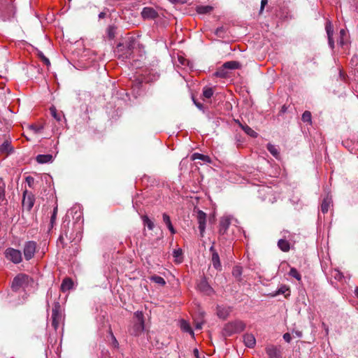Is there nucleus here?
I'll list each match as a JSON object with an SVG mask.
<instances>
[{"instance_id": "4be33fe9", "label": "nucleus", "mask_w": 358, "mask_h": 358, "mask_svg": "<svg viewBox=\"0 0 358 358\" xmlns=\"http://www.w3.org/2000/svg\"><path fill=\"white\" fill-rule=\"evenodd\" d=\"M239 125L241 127V129L250 136L256 138L258 136V134L252 128H250L247 124H243L239 122Z\"/></svg>"}, {"instance_id": "c85d7f7f", "label": "nucleus", "mask_w": 358, "mask_h": 358, "mask_svg": "<svg viewBox=\"0 0 358 358\" xmlns=\"http://www.w3.org/2000/svg\"><path fill=\"white\" fill-rule=\"evenodd\" d=\"M199 288L202 292H206L207 294H210L212 292V288L205 281H202L199 285Z\"/></svg>"}, {"instance_id": "37998d69", "label": "nucleus", "mask_w": 358, "mask_h": 358, "mask_svg": "<svg viewBox=\"0 0 358 358\" xmlns=\"http://www.w3.org/2000/svg\"><path fill=\"white\" fill-rule=\"evenodd\" d=\"M30 129L36 134L37 133H39L41 132L43 127V126H37V125H34V124H32L30 126Z\"/></svg>"}, {"instance_id": "7ed1b4c3", "label": "nucleus", "mask_w": 358, "mask_h": 358, "mask_svg": "<svg viewBox=\"0 0 358 358\" xmlns=\"http://www.w3.org/2000/svg\"><path fill=\"white\" fill-rule=\"evenodd\" d=\"M5 258L15 264H18L22 262V255L20 250L13 248H7L4 252Z\"/></svg>"}, {"instance_id": "4c0bfd02", "label": "nucleus", "mask_w": 358, "mask_h": 358, "mask_svg": "<svg viewBox=\"0 0 358 358\" xmlns=\"http://www.w3.org/2000/svg\"><path fill=\"white\" fill-rule=\"evenodd\" d=\"M301 119L304 122H308V123L311 124V113H310V112H309L308 110L305 111L302 115Z\"/></svg>"}, {"instance_id": "6e6d98bb", "label": "nucleus", "mask_w": 358, "mask_h": 358, "mask_svg": "<svg viewBox=\"0 0 358 358\" xmlns=\"http://www.w3.org/2000/svg\"><path fill=\"white\" fill-rule=\"evenodd\" d=\"M27 181L28 182L29 185H30L31 182L34 181V178L31 177H27L26 178Z\"/></svg>"}, {"instance_id": "2f4dec72", "label": "nucleus", "mask_w": 358, "mask_h": 358, "mask_svg": "<svg viewBox=\"0 0 358 358\" xmlns=\"http://www.w3.org/2000/svg\"><path fill=\"white\" fill-rule=\"evenodd\" d=\"M143 222L146 225L150 230H152L155 227L153 222H152L147 215H143L141 217Z\"/></svg>"}, {"instance_id": "393cba45", "label": "nucleus", "mask_w": 358, "mask_h": 358, "mask_svg": "<svg viewBox=\"0 0 358 358\" xmlns=\"http://www.w3.org/2000/svg\"><path fill=\"white\" fill-rule=\"evenodd\" d=\"M222 67L224 69H237L241 67V64L238 62H236V61H229V62H225L222 65Z\"/></svg>"}, {"instance_id": "79ce46f5", "label": "nucleus", "mask_w": 358, "mask_h": 358, "mask_svg": "<svg viewBox=\"0 0 358 358\" xmlns=\"http://www.w3.org/2000/svg\"><path fill=\"white\" fill-rule=\"evenodd\" d=\"M107 31H108V36L111 38H114L115 37V27L114 26H110L108 29H107Z\"/></svg>"}, {"instance_id": "a878e982", "label": "nucleus", "mask_w": 358, "mask_h": 358, "mask_svg": "<svg viewBox=\"0 0 358 358\" xmlns=\"http://www.w3.org/2000/svg\"><path fill=\"white\" fill-rule=\"evenodd\" d=\"M5 188L6 184L3 180L0 178V205H2L6 201Z\"/></svg>"}, {"instance_id": "2eb2a0df", "label": "nucleus", "mask_w": 358, "mask_h": 358, "mask_svg": "<svg viewBox=\"0 0 358 358\" xmlns=\"http://www.w3.org/2000/svg\"><path fill=\"white\" fill-rule=\"evenodd\" d=\"M243 341L248 348H253L256 343L255 336L251 334H246L243 336Z\"/></svg>"}, {"instance_id": "b1692460", "label": "nucleus", "mask_w": 358, "mask_h": 358, "mask_svg": "<svg viewBox=\"0 0 358 358\" xmlns=\"http://www.w3.org/2000/svg\"><path fill=\"white\" fill-rule=\"evenodd\" d=\"M180 329L185 331L190 334L192 336H194V331L191 328L189 324L185 320H182L180 321Z\"/></svg>"}, {"instance_id": "473e14b6", "label": "nucleus", "mask_w": 358, "mask_h": 358, "mask_svg": "<svg viewBox=\"0 0 358 358\" xmlns=\"http://www.w3.org/2000/svg\"><path fill=\"white\" fill-rule=\"evenodd\" d=\"M325 29H326L328 38L333 37L334 27L330 21L327 22L326 25H325Z\"/></svg>"}, {"instance_id": "13d9d810", "label": "nucleus", "mask_w": 358, "mask_h": 358, "mask_svg": "<svg viewBox=\"0 0 358 358\" xmlns=\"http://www.w3.org/2000/svg\"><path fill=\"white\" fill-rule=\"evenodd\" d=\"M266 3H267V0H262V2H261L262 8H263L264 7V6L266 4Z\"/></svg>"}, {"instance_id": "f704fd0d", "label": "nucleus", "mask_w": 358, "mask_h": 358, "mask_svg": "<svg viewBox=\"0 0 358 358\" xmlns=\"http://www.w3.org/2000/svg\"><path fill=\"white\" fill-rule=\"evenodd\" d=\"M150 280L162 286L166 284V282L162 277L156 275L151 276Z\"/></svg>"}, {"instance_id": "8fccbe9b", "label": "nucleus", "mask_w": 358, "mask_h": 358, "mask_svg": "<svg viewBox=\"0 0 358 358\" xmlns=\"http://www.w3.org/2000/svg\"><path fill=\"white\" fill-rule=\"evenodd\" d=\"M112 338H113V345L115 348H118L119 343L115 337L112 334Z\"/></svg>"}, {"instance_id": "6e6552de", "label": "nucleus", "mask_w": 358, "mask_h": 358, "mask_svg": "<svg viewBox=\"0 0 358 358\" xmlns=\"http://www.w3.org/2000/svg\"><path fill=\"white\" fill-rule=\"evenodd\" d=\"M196 220L199 224L200 235L201 237H203L206 225V214L202 210H198L196 212Z\"/></svg>"}, {"instance_id": "4468645a", "label": "nucleus", "mask_w": 358, "mask_h": 358, "mask_svg": "<svg viewBox=\"0 0 358 358\" xmlns=\"http://www.w3.org/2000/svg\"><path fill=\"white\" fill-rule=\"evenodd\" d=\"M191 159L192 160L200 159L203 163H206V164H210L212 162V160H211V159L210 158L209 156L205 155H203V154H200V153H198V152H195V153L192 154V156H191Z\"/></svg>"}, {"instance_id": "bf43d9fd", "label": "nucleus", "mask_w": 358, "mask_h": 358, "mask_svg": "<svg viewBox=\"0 0 358 358\" xmlns=\"http://www.w3.org/2000/svg\"><path fill=\"white\" fill-rule=\"evenodd\" d=\"M201 327H202V324H201V323H196V329H201Z\"/></svg>"}, {"instance_id": "de8ad7c7", "label": "nucleus", "mask_w": 358, "mask_h": 358, "mask_svg": "<svg viewBox=\"0 0 358 358\" xmlns=\"http://www.w3.org/2000/svg\"><path fill=\"white\" fill-rule=\"evenodd\" d=\"M57 211V207L55 208V209L53 210V213H52V215L51 216V222L52 223H53V222L56 219Z\"/></svg>"}, {"instance_id": "dca6fc26", "label": "nucleus", "mask_w": 358, "mask_h": 358, "mask_svg": "<svg viewBox=\"0 0 358 358\" xmlns=\"http://www.w3.org/2000/svg\"><path fill=\"white\" fill-rule=\"evenodd\" d=\"M162 218H163V222L165 223V224L169 229L170 232L172 234H175L176 231L175 230L173 226L172 225L169 215H167L166 213H163Z\"/></svg>"}, {"instance_id": "58836bf2", "label": "nucleus", "mask_w": 358, "mask_h": 358, "mask_svg": "<svg viewBox=\"0 0 358 358\" xmlns=\"http://www.w3.org/2000/svg\"><path fill=\"white\" fill-rule=\"evenodd\" d=\"M225 32V28L224 27H220L215 29V34L220 38H224Z\"/></svg>"}, {"instance_id": "6ab92c4d", "label": "nucleus", "mask_w": 358, "mask_h": 358, "mask_svg": "<svg viewBox=\"0 0 358 358\" xmlns=\"http://www.w3.org/2000/svg\"><path fill=\"white\" fill-rule=\"evenodd\" d=\"M331 203H332V200L331 198H329V196H327L326 198H324L321 204V211L323 213H327L331 205Z\"/></svg>"}, {"instance_id": "72a5a7b5", "label": "nucleus", "mask_w": 358, "mask_h": 358, "mask_svg": "<svg viewBox=\"0 0 358 358\" xmlns=\"http://www.w3.org/2000/svg\"><path fill=\"white\" fill-rule=\"evenodd\" d=\"M276 294H285V297L289 296L290 291L289 287L286 285H282L277 291Z\"/></svg>"}, {"instance_id": "39448f33", "label": "nucleus", "mask_w": 358, "mask_h": 358, "mask_svg": "<svg viewBox=\"0 0 358 358\" xmlns=\"http://www.w3.org/2000/svg\"><path fill=\"white\" fill-rule=\"evenodd\" d=\"M52 326L57 330L59 326V324L62 322L63 316L61 311V306L58 302L54 304L52 310Z\"/></svg>"}, {"instance_id": "5701e85b", "label": "nucleus", "mask_w": 358, "mask_h": 358, "mask_svg": "<svg viewBox=\"0 0 358 358\" xmlns=\"http://www.w3.org/2000/svg\"><path fill=\"white\" fill-rule=\"evenodd\" d=\"M348 41V33L347 31L344 29H342L340 30L339 33V39L338 41V43L340 45L343 46L345 44L347 43Z\"/></svg>"}, {"instance_id": "0e129e2a", "label": "nucleus", "mask_w": 358, "mask_h": 358, "mask_svg": "<svg viewBox=\"0 0 358 358\" xmlns=\"http://www.w3.org/2000/svg\"><path fill=\"white\" fill-rule=\"evenodd\" d=\"M62 238H63V236H62V235H61V236H59V240H62Z\"/></svg>"}, {"instance_id": "aec40b11", "label": "nucleus", "mask_w": 358, "mask_h": 358, "mask_svg": "<svg viewBox=\"0 0 358 358\" xmlns=\"http://www.w3.org/2000/svg\"><path fill=\"white\" fill-rule=\"evenodd\" d=\"M278 246L282 252H288L290 249L289 241L285 238H281L278 241Z\"/></svg>"}, {"instance_id": "5fc2aeb1", "label": "nucleus", "mask_w": 358, "mask_h": 358, "mask_svg": "<svg viewBox=\"0 0 358 358\" xmlns=\"http://www.w3.org/2000/svg\"><path fill=\"white\" fill-rule=\"evenodd\" d=\"M106 16V13L104 12H101L99 14V17L100 19H102V18H104Z\"/></svg>"}, {"instance_id": "9b49d317", "label": "nucleus", "mask_w": 358, "mask_h": 358, "mask_svg": "<svg viewBox=\"0 0 358 358\" xmlns=\"http://www.w3.org/2000/svg\"><path fill=\"white\" fill-rule=\"evenodd\" d=\"M231 308L227 306H217V315L220 318L226 319L230 314Z\"/></svg>"}, {"instance_id": "ddd939ff", "label": "nucleus", "mask_w": 358, "mask_h": 358, "mask_svg": "<svg viewBox=\"0 0 358 358\" xmlns=\"http://www.w3.org/2000/svg\"><path fill=\"white\" fill-rule=\"evenodd\" d=\"M10 140L6 139L0 145V153L8 154L13 151Z\"/></svg>"}, {"instance_id": "3c124183", "label": "nucleus", "mask_w": 358, "mask_h": 358, "mask_svg": "<svg viewBox=\"0 0 358 358\" xmlns=\"http://www.w3.org/2000/svg\"><path fill=\"white\" fill-rule=\"evenodd\" d=\"M215 74L217 76L224 77L226 73L223 72V70H220V71H217Z\"/></svg>"}, {"instance_id": "a211bd4d", "label": "nucleus", "mask_w": 358, "mask_h": 358, "mask_svg": "<svg viewBox=\"0 0 358 358\" xmlns=\"http://www.w3.org/2000/svg\"><path fill=\"white\" fill-rule=\"evenodd\" d=\"M52 155H38L36 157V161L39 164H45L51 162L52 161Z\"/></svg>"}, {"instance_id": "f8f14e48", "label": "nucleus", "mask_w": 358, "mask_h": 358, "mask_svg": "<svg viewBox=\"0 0 358 358\" xmlns=\"http://www.w3.org/2000/svg\"><path fill=\"white\" fill-rule=\"evenodd\" d=\"M144 330V322H135L133 327L129 329L131 334L138 336Z\"/></svg>"}, {"instance_id": "e433bc0d", "label": "nucleus", "mask_w": 358, "mask_h": 358, "mask_svg": "<svg viewBox=\"0 0 358 358\" xmlns=\"http://www.w3.org/2000/svg\"><path fill=\"white\" fill-rule=\"evenodd\" d=\"M289 275L291 277L296 278L299 281H300L301 280V274L298 272V271L295 268H291V269L289 272Z\"/></svg>"}, {"instance_id": "a18cd8bd", "label": "nucleus", "mask_w": 358, "mask_h": 358, "mask_svg": "<svg viewBox=\"0 0 358 358\" xmlns=\"http://www.w3.org/2000/svg\"><path fill=\"white\" fill-rule=\"evenodd\" d=\"M283 338L284 340L287 342V343H290L291 340H292V337H291V335L289 334V333H285L284 335H283Z\"/></svg>"}, {"instance_id": "7c9ffc66", "label": "nucleus", "mask_w": 358, "mask_h": 358, "mask_svg": "<svg viewBox=\"0 0 358 358\" xmlns=\"http://www.w3.org/2000/svg\"><path fill=\"white\" fill-rule=\"evenodd\" d=\"M267 150L270 152V153L275 157V158H278L279 156V152L276 146L274 145H272L271 143L267 144Z\"/></svg>"}, {"instance_id": "423d86ee", "label": "nucleus", "mask_w": 358, "mask_h": 358, "mask_svg": "<svg viewBox=\"0 0 358 358\" xmlns=\"http://www.w3.org/2000/svg\"><path fill=\"white\" fill-rule=\"evenodd\" d=\"M37 248L36 242L34 241H26L23 247V255L25 260L31 259L36 253Z\"/></svg>"}, {"instance_id": "f3484780", "label": "nucleus", "mask_w": 358, "mask_h": 358, "mask_svg": "<svg viewBox=\"0 0 358 358\" xmlns=\"http://www.w3.org/2000/svg\"><path fill=\"white\" fill-rule=\"evenodd\" d=\"M266 352L270 358H275L280 356V352L275 346L271 345L266 348Z\"/></svg>"}, {"instance_id": "c756f323", "label": "nucleus", "mask_w": 358, "mask_h": 358, "mask_svg": "<svg viewBox=\"0 0 358 358\" xmlns=\"http://www.w3.org/2000/svg\"><path fill=\"white\" fill-rule=\"evenodd\" d=\"M213 7L210 6H200L196 8V11L199 14H206L211 12Z\"/></svg>"}, {"instance_id": "603ef678", "label": "nucleus", "mask_w": 358, "mask_h": 358, "mask_svg": "<svg viewBox=\"0 0 358 358\" xmlns=\"http://www.w3.org/2000/svg\"><path fill=\"white\" fill-rule=\"evenodd\" d=\"M194 102L198 108H199L200 110L203 109V105L201 103H197L194 100Z\"/></svg>"}, {"instance_id": "1a4fd4ad", "label": "nucleus", "mask_w": 358, "mask_h": 358, "mask_svg": "<svg viewBox=\"0 0 358 358\" xmlns=\"http://www.w3.org/2000/svg\"><path fill=\"white\" fill-rule=\"evenodd\" d=\"M141 16L144 20H154L158 17V13L153 8L145 7L141 11Z\"/></svg>"}, {"instance_id": "864d4df0", "label": "nucleus", "mask_w": 358, "mask_h": 358, "mask_svg": "<svg viewBox=\"0 0 358 358\" xmlns=\"http://www.w3.org/2000/svg\"><path fill=\"white\" fill-rule=\"evenodd\" d=\"M194 355L196 358H199V350L196 348L194 350Z\"/></svg>"}, {"instance_id": "0eeeda50", "label": "nucleus", "mask_w": 358, "mask_h": 358, "mask_svg": "<svg viewBox=\"0 0 358 358\" xmlns=\"http://www.w3.org/2000/svg\"><path fill=\"white\" fill-rule=\"evenodd\" d=\"M231 220L229 217H224L220 220L219 235L220 239H230L231 237L228 236L227 231L230 226Z\"/></svg>"}, {"instance_id": "bb28decb", "label": "nucleus", "mask_w": 358, "mask_h": 358, "mask_svg": "<svg viewBox=\"0 0 358 358\" xmlns=\"http://www.w3.org/2000/svg\"><path fill=\"white\" fill-rule=\"evenodd\" d=\"M51 115L58 122H60L64 117L62 113H58L57 109L52 106L50 108Z\"/></svg>"}, {"instance_id": "49530a36", "label": "nucleus", "mask_w": 358, "mask_h": 358, "mask_svg": "<svg viewBox=\"0 0 358 358\" xmlns=\"http://www.w3.org/2000/svg\"><path fill=\"white\" fill-rule=\"evenodd\" d=\"M265 192L266 194H271L272 189L270 187H264L262 189L259 190V192Z\"/></svg>"}, {"instance_id": "09e8293b", "label": "nucleus", "mask_w": 358, "mask_h": 358, "mask_svg": "<svg viewBox=\"0 0 358 358\" xmlns=\"http://www.w3.org/2000/svg\"><path fill=\"white\" fill-rule=\"evenodd\" d=\"M328 42H329V45L330 48L331 49H334V41L333 37L328 38Z\"/></svg>"}, {"instance_id": "052dcab7", "label": "nucleus", "mask_w": 358, "mask_h": 358, "mask_svg": "<svg viewBox=\"0 0 358 358\" xmlns=\"http://www.w3.org/2000/svg\"><path fill=\"white\" fill-rule=\"evenodd\" d=\"M33 205H34L33 202H31V201L29 202V203L28 204V207H27L28 210H30L32 208Z\"/></svg>"}, {"instance_id": "4d7b16f0", "label": "nucleus", "mask_w": 358, "mask_h": 358, "mask_svg": "<svg viewBox=\"0 0 358 358\" xmlns=\"http://www.w3.org/2000/svg\"><path fill=\"white\" fill-rule=\"evenodd\" d=\"M295 334L297 337H299L301 338L302 336V332L301 331H295Z\"/></svg>"}, {"instance_id": "c03bdc74", "label": "nucleus", "mask_w": 358, "mask_h": 358, "mask_svg": "<svg viewBox=\"0 0 358 358\" xmlns=\"http://www.w3.org/2000/svg\"><path fill=\"white\" fill-rule=\"evenodd\" d=\"M38 56L45 64H46L47 66L50 65V60L42 52H39Z\"/></svg>"}, {"instance_id": "a19ab883", "label": "nucleus", "mask_w": 358, "mask_h": 358, "mask_svg": "<svg viewBox=\"0 0 358 358\" xmlns=\"http://www.w3.org/2000/svg\"><path fill=\"white\" fill-rule=\"evenodd\" d=\"M134 317L136 320V322H144V317L143 314L141 311H137L134 313Z\"/></svg>"}, {"instance_id": "f03ea898", "label": "nucleus", "mask_w": 358, "mask_h": 358, "mask_svg": "<svg viewBox=\"0 0 358 358\" xmlns=\"http://www.w3.org/2000/svg\"><path fill=\"white\" fill-rule=\"evenodd\" d=\"M31 280V279L29 275L20 273L14 278L11 286L12 289L14 291H17L21 288L25 289L32 282Z\"/></svg>"}, {"instance_id": "f257e3e1", "label": "nucleus", "mask_w": 358, "mask_h": 358, "mask_svg": "<svg viewBox=\"0 0 358 358\" xmlns=\"http://www.w3.org/2000/svg\"><path fill=\"white\" fill-rule=\"evenodd\" d=\"M134 48V41H129L125 43H120L116 47L115 50L116 55L120 59L124 60L128 59L132 55V50Z\"/></svg>"}, {"instance_id": "9d476101", "label": "nucleus", "mask_w": 358, "mask_h": 358, "mask_svg": "<svg viewBox=\"0 0 358 358\" xmlns=\"http://www.w3.org/2000/svg\"><path fill=\"white\" fill-rule=\"evenodd\" d=\"M210 251L212 253L211 261H212L213 267L215 268H216L217 270H220L221 269V263H220V257L213 245L210 248Z\"/></svg>"}, {"instance_id": "ea45409f", "label": "nucleus", "mask_w": 358, "mask_h": 358, "mask_svg": "<svg viewBox=\"0 0 358 358\" xmlns=\"http://www.w3.org/2000/svg\"><path fill=\"white\" fill-rule=\"evenodd\" d=\"M232 274L236 278H239L242 274V268L238 266L234 267Z\"/></svg>"}, {"instance_id": "cd10ccee", "label": "nucleus", "mask_w": 358, "mask_h": 358, "mask_svg": "<svg viewBox=\"0 0 358 358\" xmlns=\"http://www.w3.org/2000/svg\"><path fill=\"white\" fill-rule=\"evenodd\" d=\"M173 256L175 258V262L177 263H181L182 261V252L180 248L174 250L173 252Z\"/></svg>"}, {"instance_id": "c9c22d12", "label": "nucleus", "mask_w": 358, "mask_h": 358, "mask_svg": "<svg viewBox=\"0 0 358 358\" xmlns=\"http://www.w3.org/2000/svg\"><path fill=\"white\" fill-rule=\"evenodd\" d=\"M214 90L211 87H204L203 90V96L206 99H210L213 95Z\"/></svg>"}, {"instance_id": "680f3d73", "label": "nucleus", "mask_w": 358, "mask_h": 358, "mask_svg": "<svg viewBox=\"0 0 358 358\" xmlns=\"http://www.w3.org/2000/svg\"><path fill=\"white\" fill-rule=\"evenodd\" d=\"M355 293L356 296L358 298V287L355 289Z\"/></svg>"}, {"instance_id": "e2e57ef3", "label": "nucleus", "mask_w": 358, "mask_h": 358, "mask_svg": "<svg viewBox=\"0 0 358 358\" xmlns=\"http://www.w3.org/2000/svg\"><path fill=\"white\" fill-rule=\"evenodd\" d=\"M325 331H326V333H327V334H328V332H329V329H328V327H325Z\"/></svg>"}, {"instance_id": "20e7f679", "label": "nucleus", "mask_w": 358, "mask_h": 358, "mask_svg": "<svg viewBox=\"0 0 358 358\" xmlns=\"http://www.w3.org/2000/svg\"><path fill=\"white\" fill-rule=\"evenodd\" d=\"M245 329V323L241 320H236L227 323L224 328L225 335L231 336L233 334L241 332Z\"/></svg>"}, {"instance_id": "412c9836", "label": "nucleus", "mask_w": 358, "mask_h": 358, "mask_svg": "<svg viewBox=\"0 0 358 358\" xmlns=\"http://www.w3.org/2000/svg\"><path fill=\"white\" fill-rule=\"evenodd\" d=\"M73 282L70 278L64 279L62 285L61 289L62 292H66L73 287Z\"/></svg>"}]
</instances>
